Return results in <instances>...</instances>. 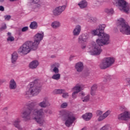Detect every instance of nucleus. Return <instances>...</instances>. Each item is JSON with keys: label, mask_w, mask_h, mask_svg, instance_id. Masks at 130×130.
I'll return each instance as SVG.
<instances>
[{"label": "nucleus", "mask_w": 130, "mask_h": 130, "mask_svg": "<svg viewBox=\"0 0 130 130\" xmlns=\"http://www.w3.org/2000/svg\"><path fill=\"white\" fill-rule=\"evenodd\" d=\"M106 25L105 24H101L99 26V28L91 31V33L94 36L98 35L100 39L96 40V44L95 42H92L90 44L89 48V52L91 55H99L102 52L101 46L103 44H108L109 43V35H107L103 31L105 29Z\"/></svg>", "instance_id": "obj_1"}, {"label": "nucleus", "mask_w": 130, "mask_h": 130, "mask_svg": "<svg viewBox=\"0 0 130 130\" xmlns=\"http://www.w3.org/2000/svg\"><path fill=\"white\" fill-rule=\"evenodd\" d=\"M28 109L24 110L22 114V117L25 121L29 119H35L36 121L40 125H43L44 123V115L45 113L51 114L52 112L50 110L43 111L42 109L38 110L35 109L33 103L28 106Z\"/></svg>", "instance_id": "obj_2"}, {"label": "nucleus", "mask_w": 130, "mask_h": 130, "mask_svg": "<svg viewBox=\"0 0 130 130\" xmlns=\"http://www.w3.org/2000/svg\"><path fill=\"white\" fill-rule=\"evenodd\" d=\"M59 117H67L65 124L67 126H70L73 124L75 120H76V117L74 114L69 111L65 110H61L59 112Z\"/></svg>", "instance_id": "obj_3"}, {"label": "nucleus", "mask_w": 130, "mask_h": 130, "mask_svg": "<svg viewBox=\"0 0 130 130\" xmlns=\"http://www.w3.org/2000/svg\"><path fill=\"white\" fill-rule=\"evenodd\" d=\"M28 88L26 92L25 93V95H27L28 97L31 96H36L39 94V92L41 90V87H38V82L37 80H35L33 82H30L28 85Z\"/></svg>", "instance_id": "obj_4"}, {"label": "nucleus", "mask_w": 130, "mask_h": 130, "mask_svg": "<svg viewBox=\"0 0 130 130\" xmlns=\"http://www.w3.org/2000/svg\"><path fill=\"white\" fill-rule=\"evenodd\" d=\"M33 42L27 41L21 46L18 50L19 53L25 55L29 53L30 50H36L37 49L34 46Z\"/></svg>", "instance_id": "obj_5"}, {"label": "nucleus", "mask_w": 130, "mask_h": 130, "mask_svg": "<svg viewBox=\"0 0 130 130\" xmlns=\"http://www.w3.org/2000/svg\"><path fill=\"white\" fill-rule=\"evenodd\" d=\"M118 24L119 25V27L121 33L126 34V35H130V26L125 23V21L123 19L120 18L118 20Z\"/></svg>", "instance_id": "obj_6"}, {"label": "nucleus", "mask_w": 130, "mask_h": 130, "mask_svg": "<svg viewBox=\"0 0 130 130\" xmlns=\"http://www.w3.org/2000/svg\"><path fill=\"white\" fill-rule=\"evenodd\" d=\"M43 37H44V32L43 31H40L34 36V42H32V45L35 47V48L37 49L38 45L43 39Z\"/></svg>", "instance_id": "obj_7"}, {"label": "nucleus", "mask_w": 130, "mask_h": 130, "mask_svg": "<svg viewBox=\"0 0 130 130\" xmlns=\"http://www.w3.org/2000/svg\"><path fill=\"white\" fill-rule=\"evenodd\" d=\"M114 63V58L112 57H107L105 58L103 60L102 63L100 64V68L102 70H104V69H107V68H109L110 66L113 64Z\"/></svg>", "instance_id": "obj_8"}, {"label": "nucleus", "mask_w": 130, "mask_h": 130, "mask_svg": "<svg viewBox=\"0 0 130 130\" xmlns=\"http://www.w3.org/2000/svg\"><path fill=\"white\" fill-rule=\"evenodd\" d=\"M116 3L118 4L120 11H123L127 13L129 11V5L124 0H115Z\"/></svg>", "instance_id": "obj_9"}, {"label": "nucleus", "mask_w": 130, "mask_h": 130, "mask_svg": "<svg viewBox=\"0 0 130 130\" xmlns=\"http://www.w3.org/2000/svg\"><path fill=\"white\" fill-rule=\"evenodd\" d=\"M89 35L85 34H82L79 37L78 42L79 44H81V48L82 49H85L86 48V44L83 42H87L88 39H89Z\"/></svg>", "instance_id": "obj_10"}, {"label": "nucleus", "mask_w": 130, "mask_h": 130, "mask_svg": "<svg viewBox=\"0 0 130 130\" xmlns=\"http://www.w3.org/2000/svg\"><path fill=\"white\" fill-rule=\"evenodd\" d=\"M128 119H130V112L125 111L118 115V120L120 122L127 121Z\"/></svg>", "instance_id": "obj_11"}, {"label": "nucleus", "mask_w": 130, "mask_h": 130, "mask_svg": "<svg viewBox=\"0 0 130 130\" xmlns=\"http://www.w3.org/2000/svg\"><path fill=\"white\" fill-rule=\"evenodd\" d=\"M83 88L84 85H83V84H78L73 88L74 92L72 94V97L74 99H76V98H77V94L79 92H81V91L83 90Z\"/></svg>", "instance_id": "obj_12"}, {"label": "nucleus", "mask_w": 130, "mask_h": 130, "mask_svg": "<svg viewBox=\"0 0 130 130\" xmlns=\"http://www.w3.org/2000/svg\"><path fill=\"white\" fill-rule=\"evenodd\" d=\"M64 10H66V6H59L54 9L53 13L54 16H58V15H60Z\"/></svg>", "instance_id": "obj_13"}, {"label": "nucleus", "mask_w": 130, "mask_h": 130, "mask_svg": "<svg viewBox=\"0 0 130 130\" xmlns=\"http://www.w3.org/2000/svg\"><path fill=\"white\" fill-rule=\"evenodd\" d=\"M39 106L43 108L47 107V106H50V104L48 102V99L45 98L44 101L39 104Z\"/></svg>", "instance_id": "obj_14"}, {"label": "nucleus", "mask_w": 130, "mask_h": 130, "mask_svg": "<svg viewBox=\"0 0 130 130\" xmlns=\"http://www.w3.org/2000/svg\"><path fill=\"white\" fill-rule=\"evenodd\" d=\"M110 114V111L108 110L107 112H106L104 114L101 116H99V117L98 118V121H102L104 119H105L108 115Z\"/></svg>", "instance_id": "obj_15"}, {"label": "nucleus", "mask_w": 130, "mask_h": 130, "mask_svg": "<svg viewBox=\"0 0 130 130\" xmlns=\"http://www.w3.org/2000/svg\"><path fill=\"white\" fill-rule=\"evenodd\" d=\"M81 33V25H77L73 31V34L74 36H78Z\"/></svg>", "instance_id": "obj_16"}, {"label": "nucleus", "mask_w": 130, "mask_h": 130, "mask_svg": "<svg viewBox=\"0 0 130 130\" xmlns=\"http://www.w3.org/2000/svg\"><path fill=\"white\" fill-rule=\"evenodd\" d=\"M75 69L77 72H82L84 69V64L82 62H78L75 65Z\"/></svg>", "instance_id": "obj_17"}, {"label": "nucleus", "mask_w": 130, "mask_h": 130, "mask_svg": "<svg viewBox=\"0 0 130 130\" xmlns=\"http://www.w3.org/2000/svg\"><path fill=\"white\" fill-rule=\"evenodd\" d=\"M39 62L37 60H34L30 62L29 64V67L30 69H36L38 67Z\"/></svg>", "instance_id": "obj_18"}, {"label": "nucleus", "mask_w": 130, "mask_h": 130, "mask_svg": "<svg viewBox=\"0 0 130 130\" xmlns=\"http://www.w3.org/2000/svg\"><path fill=\"white\" fill-rule=\"evenodd\" d=\"M17 59H18V53H17L16 52H14L13 53L11 56V61L12 63H16Z\"/></svg>", "instance_id": "obj_19"}, {"label": "nucleus", "mask_w": 130, "mask_h": 130, "mask_svg": "<svg viewBox=\"0 0 130 130\" xmlns=\"http://www.w3.org/2000/svg\"><path fill=\"white\" fill-rule=\"evenodd\" d=\"M59 67V64L58 63H56L52 65L51 68H53V72L55 74H58L59 71L58 70V67Z\"/></svg>", "instance_id": "obj_20"}, {"label": "nucleus", "mask_w": 130, "mask_h": 130, "mask_svg": "<svg viewBox=\"0 0 130 130\" xmlns=\"http://www.w3.org/2000/svg\"><path fill=\"white\" fill-rule=\"evenodd\" d=\"M92 113H86L85 114L82 116V118H83L84 120L88 121V120H90V119L92 118Z\"/></svg>", "instance_id": "obj_21"}, {"label": "nucleus", "mask_w": 130, "mask_h": 130, "mask_svg": "<svg viewBox=\"0 0 130 130\" xmlns=\"http://www.w3.org/2000/svg\"><path fill=\"white\" fill-rule=\"evenodd\" d=\"M78 6L80 7V9H84L88 6V3L86 1H82L79 4Z\"/></svg>", "instance_id": "obj_22"}, {"label": "nucleus", "mask_w": 130, "mask_h": 130, "mask_svg": "<svg viewBox=\"0 0 130 130\" xmlns=\"http://www.w3.org/2000/svg\"><path fill=\"white\" fill-rule=\"evenodd\" d=\"M17 85H16V82L13 79L11 80L10 82V89H16Z\"/></svg>", "instance_id": "obj_23"}, {"label": "nucleus", "mask_w": 130, "mask_h": 130, "mask_svg": "<svg viewBox=\"0 0 130 130\" xmlns=\"http://www.w3.org/2000/svg\"><path fill=\"white\" fill-rule=\"evenodd\" d=\"M105 12L108 15H112L114 13V11L112 8H107L105 10Z\"/></svg>", "instance_id": "obj_24"}, {"label": "nucleus", "mask_w": 130, "mask_h": 130, "mask_svg": "<svg viewBox=\"0 0 130 130\" xmlns=\"http://www.w3.org/2000/svg\"><path fill=\"white\" fill-rule=\"evenodd\" d=\"M96 89H97V85L96 84L93 85L91 87L90 94L91 95H92V96H93V95H95V92L96 91Z\"/></svg>", "instance_id": "obj_25"}, {"label": "nucleus", "mask_w": 130, "mask_h": 130, "mask_svg": "<svg viewBox=\"0 0 130 130\" xmlns=\"http://www.w3.org/2000/svg\"><path fill=\"white\" fill-rule=\"evenodd\" d=\"M20 119H17L12 123V124L14 125L15 127L18 128V129H20V125L19 124V123H20Z\"/></svg>", "instance_id": "obj_26"}, {"label": "nucleus", "mask_w": 130, "mask_h": 130, "mask_svg": "<svg viewBox=\"0 0 130 130\" xmlns=\"http://www.w3.org/2000/svg\"><path fill=\"white\" fill-rule=\"evenodd\" d=\"M30 29H37V27H38V25L37 24V22L34 21L31 22L29 26Z\"/></svg>", "instance_id": "obj_27"}, {"label": "nucleus", "mask_w": 130, "mask_h": 130, "mask_svg": "<svg viewBox=\"0 0 130 130\" xmlns=\"http://www.w3.org/2000/svg\"><path fill=\"white\" fill-rule=\"evenodd\" d=\"M51 26L52 28H58V27L60 26V23L57 21H54L52 23Z\"/></svg>", "instance_id": "obj_28"}, {"label": "nucleus", "mask_w": 130, "mask_h": 130, "mask_svg": "<svg viewBox=\"0 0 130 130\" xmlns=\"http://www.w3.org/2000/svg\"><path fill=\"white\" fill-rule=\"evenodd\" d=\"M64 92L63 89H55L53 93L54 94H61Z\"/></svg>", "instance_id": "obj_29"}, {"label": "nucleus", "mask_w": 130, "mask_h": 130, "mask_svg": "<svg viewBox=\"0 0 130 130\" xmlns=\"http://www.w3.org/2000/svg\"><path fill=\"white\" fill-rule=\"evenodd\" d=\"M52 79L53 80H59L60 79V74H54L53 76L52 77Z\"/></svg>", "instance_id": "obj_30"}, {"label": "nucleus", "mask_w": 130, "mask_h": 130, "mask_svg": "<svg viewBox=\"0 0 130 130\" xmlns=\"http://www.w3.org/2000/svg\"><path fill=\"white\" fill-rule=\"evenodd\" d=\"M89 99H90L89 95H87L85 97L82 98V100L83 102H87L89 101Z\"/></svg>", "instance_id": "obj_31"}, {"label": "nucleus", "mask_w": 130, "mask_h": 130, "mask_svg": "<svg viewBox=\"0 0 130 130\" xmlns=\"http://www.w3.org/2000/svg\"><path fill=\"white\" fill-rule=\"evenodd\" d=\"M88 22H90V23H92V22H96V21H97V19L94 17H88Z\"/></svg>", "instance_id": "obj_32"}, {"label": "nucleus", "mask_w": 130, "mask_h": 130, "mask_svg": "<svg viewBox=\"0 0 130 130\" xmlns=\"http://www.w3.org/2000/svg\"><path fill=\"white\" fill-rule=\"evenodd\" d=\"M100 130H110V126H109V125H105L103 126Z\"/></svg>", "instance_id": "obj_33"}, {"label": "nucleus", "mask_w": 130, "mask_h": 130, "mask_svg": "<svg viewBox=\"0 0 130 130\" xmlns=\"http://www.w3.org/2000/svg\"><path fill=\"white\" fill-rule=\"evenodd\" d=\"M63 98H68L69 97V93L66 92V91L64 90V92H62Z\"/></svg>", "instance_id": "obj_34"}, {"label": "nucleus", "mask_w": 130, "mask_h": 130, "mask_svg": "<svg viewBox=\"0 0 130 130\" xmlns=\"http://www.w3.org/2000/svg\"><path fill=\"white\" fill-rule=\"evenodd\" d=\"M103 114V112L102 111L99 110L96 111V116H100Z\"/></svg>", "instance_id": "obj_35"}, {"label": "nucleus", "mask_w": 130, "mask_h": 130, "mask_svg": "<svg viewBox=\"0 0 130 130\" xmlns=\"http://www.w3.org/2000/svg\"><path fill=\"white\" fill-rule=\"evenodd\" d=\"M68 107V103H64L61 105V108H67Z\"/></svg>", "instance_id": "obj_36"}, {"label": "nucleus", "mask_w": 130, "mask_h": 130, "mask_svg": "<svg viewBox=\"0 0 130 130\" xmlns=\"http://www.w3.org/2000/svg\"><path fill=\"white\" fill-rule=\"evenodd\" d=\"M5 29H7V25H6V24H4L0 28V30L1 31H3V30H5Z\"/></svg>", "instance_id": "obj_37"}, {"label": "nucleus", "mask_w": 130, "mask_h": 130, "mask_svg": "<svg viewBox=\"0 0 130 130\" xmlns=\"http://www.w3.org/2000/svg\"><path fill=\"white\" fill-rule=\"evenodd\" d=\"M5 19L6 21H9L10 19H11V16L10 15H6L5 16Z\"/></svg>", "instance_id": "obj_38"}, {"label": "nucleus", "mask_w": 130, "mask_h": 130, "mask_svg": "<svg viewBox=\"0 0 130 130\" xmlns=\"http://www.w3.org/2000/svg\"><path fill=\"white\" fill-rule=\"evenodd\" d=\"M7 40L8 41H14V40H15V39L13 37H9Z\"/></svg>", "instance_id": "obj_39"}, {"label": "nucleus", "mask_w": 130, "mask_h": 130, "mask_svg": "<svg viewBox=\"0 0 130 130\" xmlns=\"http://www.w3.org/2000/svg\"><path fill=\"white\" fill-rule=\"evenodd\" d=\"M28 30V27L25 26L23 28H22V32H26V31Z\"/></svg>", "instance_id": "obj_40"}, {"label": "nucleus", "mask_w": 130, "mask_h": 130, "mask_svg": "<svg viewBox=\"0 0 130 130\" xmlns=\"http://www.w3.org/2000/svg\"><path fill=\"white\" fill-rule=\"evenodd\" d=\"M31 1L34 4H38L40 2V0H31Z\"/></svg>", "instance_id": "obj_41"}, {"label": "nucleus", "mask_w": 130, "mask_h": 130, "mask_svg": "<svg viewBox=\"0 0 130 130\" xmlns=\"http://www.w3.org/2000/svg\"><path fill=\"white\" fill-rule=\"evenodd\" d=\"M0 11L1 12H4V11H5V8L3 6H0Z\"/></svg>", "instance_id": "obj_42"}, {"label": "nucleus", "mask_w": 130, "mask_h": 130, "mask_svg": "<svg viewBox=\"0 0 130 130\" xmlns=\"http://www.w3.org/2000/svg\"><path fill=\"white\" fill-rule=\"evenodd\" d=\"M74 57H76V56H75V55H71V56H70V60H72V59L73 58H74Z\"/></svg>", "instance_id": "obj_43"}, {"label": "nucleus", "mask_w": 130, "mask_h": 130, "mask_svg": "<svg viewBox=\"0 0 130 130\" xmlns=\"http://www.w3.org/2000/svg\"><path fill=\"white\" fill-rule=\"evenodd\" d=\"M81 94L82 96H85V93L84 92H82L81 93Z\"/></svg>", "instance_id": "obj_44"}, {"label": "nucleus", "mask_w": 130, "mask_h": 130, "mask_svg": "<svg viewBox=\"0 0 130 130\" xmlns=\"http://www.w3.org/2000/svg\"><path fill=\"white\" fill-rule=\"evenodd\" d=\"M11 32H8V36H11Z\"/></svg>", "instance_id": "obj_45"}, {"label": "nucleus", "mask_w": 130, "mask_h": 130, "mask_svg": "<svg viewBox=\"0 0 130 130\" xmlns=\"http://www.w3.org/2000/svg\"><path fill=\"white\" fill-rule=\"evenodd\" d=\"M5 0H0V3H3Z\"/></svg>", "instance_id": "obj_46"}, {"label": "nucleus", "mask_w": 130, "mask_h": 130, "mask_svg": "<svg viewBox=\"0 0 130 130\" xmlns=\"http://www.w3.org/2000/svg\"><path fill=\"white\" fill-rule=\"evenodd\" d=\"M10 2H14V1H16V0H10Z\"/></svg>", "instance_id": "obj_47"}, {"label": "nucleus", "mask_w": 130, "mask_h": 130, "mask_svg": "<svg viewBox=\"0 0 130 130\" xmlns=\"http://www.w3.org/2000/svg\"><path fill=\"white\" fill-rule=\"evenodd\" d=\"M38 130H42L41 128H39L38 129Z\"/></svg>", "instance_id": "obj_48"}]
</instances>
